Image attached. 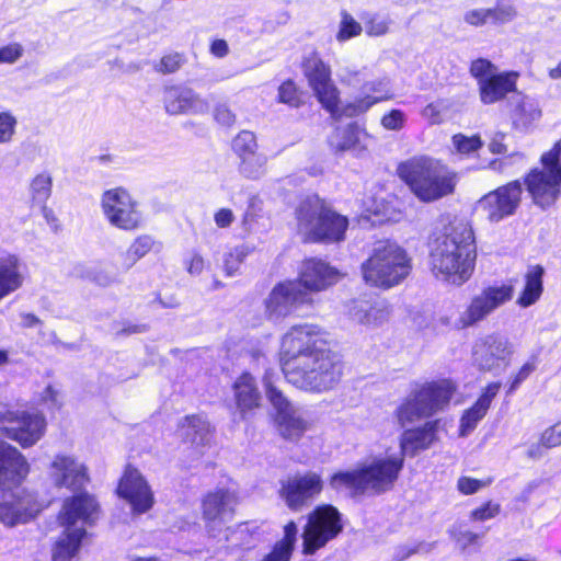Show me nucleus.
Segmentation results:
<instances>
[{"instance_id": "obj_1", "label": "nucleus", "mask_w": 561, "mask_h": 561, "mask_svg": "<svg viewBox=\"0 0 561 561\" xmlns=\"http://www.w3.org/2000/svg\"><path fill=\"white\" fill-rule=\"evenodd\" d=\"M277 357L285 380L308 393L334 390L346 367L330 334L313 323L291 325L280 337Z\"/></svg>"}, {"instance_id": "obj_2", "label": "nucleus", "mask_w": 561, "mask_h": 561, "mask_svg": "<svg viewBox=\"0 0 561 561\" xmlns=\"http://www.w3.org/2000/svg\"><path fill=\"white\" fill-rule=\"evenodd\" d=\"M343 277L340 270L319 256H307L300 261L297 276L274 285L264 301L265 316L277 322L289 317H299L298 311L314 306L313 296L336 285Z\"/></svg>"}, {"instance_id": "obj_3", "label": "nucleus", "mask_w": 561, "mask_h": 561, "mask_svg": "<svg viewBox=\"0 0 561 561\" xmlns=\"http://www.w3.org/2000/svg\"><path fill=\"white\" fill-rule=\"evenodd\" d=\"M428 267L444 283L462 286L473 275L477 244L472 227L465 221L450 222L428 239Z\"/></svg>"}, {"instance_id": "obj_4", "label": "nucleus", "mask_w": 561, "mask_h": 561, "mask_svg": "<svg viewBox=\"0 0 561 561\" xmlns=\"http://www.w3.org/2000/svg\"><path fill=\"white\" fill-rule=\"evenodd\" d=\"M396 175L423 204H431L456 193L458 173L442 159L415 154L400 161Z\"/></svg>"}, {"instance_id": "obj_5", "label": "nucleus", "mask_w": 561, "mask_h": 561, "mask_svg": "<svg viewBox=\"0 0 561 561\" xmlns=\"http://www.w3.org/2000/svg\"><path fill=\"white\" fill-rule=\"evenodd\" d=\"M402 472L401 457H378L354 469L336 470L328 478V486L336 495L358 497L367 492L383 494L391 491Z\"/></svg>"}, {"instance_id": "obj_6", "label": "nucleus", "mask_w": 561, "mask_h": 561, "mask_svg": "<svg viewBox=\"0 0 561 561\" xmlns=\"http://www.w3.org/2000/svg\"><path fill=\"white\" fill-rule=\"evenodd\" d=\"M297 231L304 244H339L346 239L348 217L335 210L323 197L310 194L295 208Z\"/></svg>"}, {"instance_id": "obj_7", "label": "nucleus", "mask_w": 561, "mask_h": 561, "mask_svg": "<svg viewBox=\"0 0 561 561\" xmlns=\"http://www.w3.org/2000/svg\"><path fill=\"white\" fill-rule=\"evenodd\" d=\"M413 262L408 251L394 241L376 243L360 265L364 283L381 290L402 284L412 273Z\"/></svg>"}, {"instance_id": "obj_8", "label": "nucleus", "mask_w": 561, "mask_h": 561, "mask_svg": "<svg viewBox=\"0 0 561 561\" xmlns=\"http://www.w3.org/2000/svg\"><path fill=\"white\" fill-rule=\"evenodd\" d=\"M450 378H439L417 385L398 405L394 416L401 427L417 420L430 417L447 408L457 391Z\"/></svg>"}, {"instance_id": "obj_9", "label": "nucleus", "mask_w": 561, "mask_h": 561, "mask_svg": "<svg viewBox=\"0 0 561 561\" xmlns=\"http://www.w3.org/2000/svg\"><path fill=\"white\" fill-rule=\"evenodd\" d=\"M542 169L531 168L523 178L533 203L542 210L556 205L561 196V140L540 157Z\"/></svg>"}, {"instance_id": "obj_10", "label": "nucleus", "mask_w": 561, "mask_h": 561, "mask_svg": "<svg viewBox=\"0 0 561 561\" xmlns=\"http://www.w3.org/2000/svg\"><path fill=\"white\" fill-rule=\"evenodd\" d=\"M345 528L342 512L331 503L316 505L306 517L302 527L301 552L313 556L329 542L339 538Z\"/></svg>"}, {"instance_id": "obj_11", "label": "nucleus", "mask_w": 561, "mask_h": 561, "mask_svg": "<svg viewBox=\"0 0 561 561\" xmlns=\"http://www.w3.org/2000/svg\"><path fill=\"white\" fill-rule=\"evenodd\" d=\"M469 73L477 81L480 102L484 105L502 102L518 91L519 71H497L496 66L486 58L473 59Z\"/></svg>"}, {"instance_id": "obj_12", "label": "nucleus", "mask_w": 561, "mask_h": 561, "mask_svg": "<svg viewBox=\"0 0 561 561\" xmlns=\"http://www.w3.org/2000/svg\"><path fill=\"white\" fill-rule=\"evenodd\" d=\"M299 67L317 101L331 116H335L341 99L340 90L332 80L330 64L318 49H312L301 57Z\"/></svg>"}, {"instance_id": "obj_13", "label": "nucleus", "mask_w": 561, "mask_h": 561, "mask_svg": "<svg viewBox=\"0 0 561 561\" xmlns=\"http://www.w3.org/2000/svg\"><path fill=\"white\" fill-rule=\"evenodd\" d=\"M47 421L39 411L0 408V434L26 449L36 445L45 435Z\"/></svg>"}, {"instance_id": "obj_14", "label": "nucleus", "mask_w": 561, "mask_h": 561, "mask_svg": "<svg viewBox=\"0 0 561 561\" xmlns=\"http://www.w3.org/2000/svg\"><path fill=\"white\" fill-rule=\"evenodd\" d=\"M238 497L228 488H216L205 492L199 501V514L209 537H217L229 529L233 522Z\"/></svg>"}, {"instance_id": "obj_15", "label": "nucleus", "mask_w": 561, "mask_h": 561, "mask_svg": "<svg viewBox=\"0 0 561 561\" xmlns=\"http://www.w3.org/2000/svg\"><path fill=\"white\" fill-rule=\"evenodd\" d=\"M101 207L110 225L117 229L134 231L142 225L139 203L125 187L106 190L101 197Z\"/></svg>"}, {"instance_id": "obj_16", "label": "nucleus", "mask_w": 561, "mask_h": 561, "mask_svg": "<svg viewBox=\"0 0 561 561\" xmlns=\"http://www.w3.org/2000/svg\"><path fill=\"white\" fill-rule=\"evenodd\" d=\"M523 184L519 180H511L489 191L477 201V209L490 224L514 216L523 201Z\"/></svg>"}, {"instance_id": "obj_17", "label": "nucleus", "mask_w": 561, "mask_h": 561, "mask_svg": "<svg viewBox=\"0 0 561 561\" xmlns=\"http://www.w3.org/2000/svg\"><path fill=\"white\" fill-rule=\"evenodd\" d=\"M515 279L502 283L500 286H486L480 294L473 296L466 310L458 319L461 329L476 325L484 320L495 309L512 300L515 291Z\"/></svg>"}, {"instance_id": "obj_18", "label": "nucleus", "mask_w": 561, "mask_h": 561, "mask_svg": "<svg viewBox=\"0 0 561 561\" xmlns=\"http://www.w3.org/2000/svg\"><path fill=\"white\" fill-rule=\"evenodd\" d=\"M324 490V481L319 472L296 473L280 482L279 497L291 512H300L317 500Z\"/></svg>"}, {"instance_id": "obj_19", "label": "nucleus", "mask_w": 561, "mask_h": 561, "mask_svg": "<svg viewBox=\"0 0 561 561\" xmlns=\"http://www.w3.org/2000/svg\"><path fill=\"white\" fill-rule=\"evenodd\" d=\"M115 494L129 506L134 515L148 513L154 505V493L138 468L131 463L124 467L117 481Z\"/></svg>"}, {"instance_id": "obj_20", "label": "nucleus", "mask_w": 561, "mask_h": 561, "mask_svg": "<svg viewBox=\"0 0 561 561\" xmlns=\"http://www.w3.org/2000/svg\"><path fill=\"white\" fill-rule=\"evenodd\" d=\"M101 512L100 503L94 494L85 490H77L67 496L57 514V522L61 527H76L81 520L84 525L92 526Z\"/></svg>"}, {"instance_id": "obj_21", "label": "nucleus", "mask_w": 561, "mask_h": 561, "mask_svg": "<svg viewBox=\"0 0 561 561\" xmlns=\"http://www.w3.org/2000/svg\"><path fill=\"white\" fill-rule=\"evenodd\" d=\"M232 409L242 421L252 419L263 408V396L256 378L249 371H241L231 382Z\"/></svg>"}, {"instance_id": "obj_22", "label": "nucleus", "mask_w": 561, "mask_h": 561, "mask_svg": "<svg viewBox=\"0 0 561 561\" xmlns=\"http://www.w3.org/2000/svg\"><path fill=\"white\" fill-rule=\"evenodd\" d=\"M47 506L48 504L39 501L36 494L22 490L10 501L0 503V520L9 527L26 524Z\"/></svg>"}, {"instance_id": "obj_23", "label": "nucleus", "mask_w": 561, "mask_h": 561, "mask_svg": "<svg viewBox=\"0 0 561 561\" xmlns=\"http://www.w3.org/2000/svg\"><path fill=\"white\" fill-rule=\"evenodd\" d=\"M231 148L239 158V172L247 179L255 180L266 163V158L257 152L255 134L250 130H240L232 139Z\"/></svg>"}, {"instance_id": "obj_24", "label": "nucleus", "mask_w": 561, "mask_h": 561, "mask_svg": "<svg viewBox=\"0 0 561 561\" xmlns=\"http://www.w3.org/2000/svg\"><path fill=\"white\" fill-rule=\"evenodd\" d=\"M30 473L25 456L13 445L0 439V489L19 486Z\"/></svg>"}, {"instance_id": "obj_25", "label": "nucleus", "mask_w": 561, "mask_h": 561, "mask_svg": "<svg viewBox=\"0 0 561 561\" xmlns=\"http://www.w3.org/2000/svg\"><path fill=\"white\" fill-rule=\"evenodd\" d=\"M55 486L71 491L83 489L90 481L88 469L72 456L58 454L49 465Z\"/></svg>"}, {"instance_id": "obj_26", "label": "nucleus", "mask_w": 561, "mask_h": 561, "mask_svg": "<svg viewBox=\"0 0 561 561\" xmlns=\"http://www.w3.org/2000/svg\"><path fill=\"white\" fill-rule=\"evenodd\" d=\"M438 425L439 420H432L420 426L403 431L399 438L400 453L393 456L402 458V469L404 468L405 456L415 457L437 440Z\"/></svg>"}, {"instance_id": "obj_27", "label": "nucleus", "mask_w": 561, "mask_h": 561, "mask_svg": "<svg viewBox=\"0 0 561 561\" xmlns=\"http://www.w3.org/2000/svg\"><path fill=\"white\" fill-rule=\"evenodd\" d=\"M164 108L171 115L195 113L207 103L191 88L172 85L165 89Z\"/></svg>"}, {"instance_id": "obj_28", "label": "nucleus", "mask_w": 561, "mask_h": 561, "mask_svg": "<svg viewBox=\"0 0 561 561\" xmlns=\"http://www.w3.org/2000/svg\"><path fill=\"white\" fill-rule=\"evenodd\" d=\"M87 537L84 527H64L51 546V561H71L79 553Z\"/></svg>"}, {"instance_id": "obj_29", "label": "nucleus", "mask_w": 561, "mask_h": 561, "mask_svg": "<svg viewBox=\"0 0 561 561\" xmlns=\"http://www.w3.org/2000/svg\"><path fill=\"white\" fill-rule=\"evenodd\" d=\"M298 536V526L295 520H288L283 527V536L275 541L270 552L259 561H290Z\"/></svg>"}, {"instance_id": "obj_30", "label": "nucleus", "mask_w": 561, "mask_h": 561, "mask_svg": "<svg viewBox=\"0 0 561 561\" xmlns=\"http://www.w3.org/2000/svg\"><path fill=\"white\" fill-rule=\"evenodd\" d=\"M162 243L151 234L137 236L123 254L122 266L124 271L130 270L139 260L151 252H160Z\"/></svg>"}, {"instance_id": "obj_31", "label": "nucleus", "mask_w": 561, "mask_h": 561, "mask_svg": "<svg viewBox=\"0 0 561 561\" xmlns=\"http://www.w3.org/2000/svg\"><path fill=\"white\" fill-rule=\"evenodd\" d=\"M545 268L539 265L530 266L525 274V286L520 291L516 304L519 307L527 308L537 302L543 291Z\"/></svg>"}, {"instance_id": "obj_32", "label": "nucleus", "mask_w": 561, "mask_h": 561, "mask_svg": "<svg viewBox=\"0 0 561 561\" xmlns=\"http://www.w3.org/2000/svg\"><path fill=\"white\" fill-rule=\"evenodd\" d=\"M541 117V110L533 101L524 98L511 111L512 127L527 131Z\"/></svg>"}, {"instance_id": "obj_33", "label": "nucleus", "mask_w": 561, "mask_h": 561, "mask_svg": "<svg viewBox=\"0 0 561 561\" xmlns=\"http://www.w3.org/2000/svg\"><path fill=\"white\" fill-rule=\"evenodd\" d=\"M23 284V276L15 259L0 260V300L18 290Z\"/></svg>"}, {"instance_id": "obj_34", "label": "nucleus", "mask_w": 561, "mask_h": 561, "mask_svg": "<svg viewBox=\"0 0 561 561\" xmlns=\"http://www.w3.org/2000/svg\"><path fill=\"white\" fill-rule=\"evenodd\" d=\"M561 446V420L545 428L538 442L530 445L527 450V457L538 459L545 451Z\"/></svg>"}, {"instance_id": "obj_35", "label": "nucleus", "mask_w": 561, "mask_h": 561, "mask_svg": "<svg viewBox=\"0 0 561 561\" xmlns=\"http://www.w3.org/2000/svg\"><path fill=\"white\" fill-rule=\"evenodd\" d=\"M277 428L280 436L287 440H299L307 430L304 419L296 416L295 411L276 416Z\"/></svg>"}, {"instance_id": "obj_36", "label": "nucleus", "mask_w": 561, "mask_h": 561, "mask_svg": "<svg viewBox=\"0 0 561 561\" xmlns=\"http://www.w3.org/2000/svg\"><path fill=\"white\" fill-rule=\"evenodd\" d=\"M276 101L291 108H299L305 105V92L294 79L288 78L279 84Z\"/></svg>"}, {"instance_id": "obj_37", "label": "nucleus", "mask_w": 561, "mask_h": 561, "mask_svg": "<svg viewBox=\"0 0 561 561\" xmlns=\"http://www.w3.org/2000/svg\"><path fill=\"white\" fill-rule=\"evenodd\" d=\"M359 142V130L356 123L345 127H336L333 131L331 146L336 152H344L354 148Z\"/></svg>"}, {"instance_id": "obj_38", "label": "nucleus", "mask_w": 561, "mask_h": 561, "mask_svg": "<svg viewBox=\"0 0 561 561\" xmlns=\"http://www.w3.org/2000/svg\"><path fill=\"white\" fill-rule=\"evenodd\" d=\"M391 98H392V95L387 94V93L380 94V95L359 96V98L355 99L353 102L346 103L343 106L342 112L341 113L337 112V114L334 117L341 116V115H345L347 117L358 116L360 114L366 113L373 105L383 102V101H388Z\"/></svg>"}, {"instance_id": "obj_39", "label": "nucleus", "mask_w": 561, "mask_h": 561, "mask_svg": "<svg viewBox=\"0 0 561 561\" xmlns=\"http://www.w3.org/2000/svg\"><path fill=\"white\" fill-rule=\"evenodd\" d=\"M263 386L265 390V396L271 403V405L276 411V416L282 415L284 413L290 412L293 405L288 398L285 396L282 389H279L268 377L267 374L263 377Z\"/></svg>"}, {"instance_id": "obj_40", "label": "nucleus", "mask_w": 561, "mask_h": 561, "mask_svg": "<svg viewBox=\"0 0 561 561\" xmlns=\"http://www.w3.org/2000/svg\"><path fill=\"white\" fill-rule=\"evenodd\" d=\"M489 409L485 405H482L477 400L473 404L466 409L460 417V434L466 435L467 433L473 431L478 423L486 415Z\"/></svg>"}, {"instance_id": "obj_41", "label": "nucleus", "mask_w": 561, "mask_h": 561, "mask_svg": "<svg viewBox=\"0 0 561 561\" xmlns=\"http://www.w3.org/2000/svg\"><path fill=\"white\" fill-rule=\"evenodd\" d=\"M451 144L456 152L462 156L474 153L483 147V141L479 134L467 136L462 133H457L453 135Z\"/></svg>"}, {"instance_id": "obj_42", "label": "nucleus", "mask_w": 561, "mask_h": 561, "mask_svg": "<svg viewBox=\"0 0 561 561\" xmlns=\"http://www.w3.org/2000/svg\"><path fill=\"white\" fill-rule=\"evenodd\" d=\"M505 12L500 9H476L465 14V21L472 26H482L489 20L493 22L503 21Z\"/></svg>"}, {"instance_id": "obj_43", "label": "nucleus", "mask_w": 561, "mask_h": 561, "mask_svg": "<svg viewBox=\"0 0 561 561\" xmlns=\"http://www.w3.org/2000/svg\"><path fill=\"white\" fill-rule=\"evenodd\" d=\"M51 176L46 173L37 174L31 181L32 199L37 203H45L51 194Z\"/></svg>"}, {"instance_id": "obj_44", "label": "nucleus", "mask_w": 561, "mask_h": 561, "mask_svg": "<svg viewBox=\"0 0 561 561\" xmlns=\"http://www.w3.org/2000/svg\"><path fill=\"white\" fill-rule=\"evenodd\" d=\"M363 27L348 12H341L340 27L336 33V39L339 42H345L353 37L360 35Z\"/></svg>"}, {"instance_id": "obj_45", "label": "nucleus", "mask_w": 561, "mask_h": 561, "mask_svg": "<svg viewBox=\"0 0 561 561\" xmlns=\"http://www.w3.org/2000/svg\"><path fill=\"white\" fill-rule=\"evenodd\" d=\"M391 21L379 14L369 15L365 19L364 25L366 34L370 37L383 36L389 32Z\"/></svg>"}, {"instance_id": "obj_46", "label": "nucleus", "mask_w": 561, "mask_h": 561, "mask_svg": "<svg viewBox=\"0 0 561 561\" xmlns=\"http://www.w3.org/2000/svg\"><path fill=\"white\" fill-rule=\"evenodd\" d=\"M18 121L15 116L8 112H0V144L10 142L15 134Z\"/></svg>"}, {"instance_id": "obj_47", "label": "nucleus", "mask_w": 561, "mask_h": 561, "mask_svg": "<svg viewBox=\"0 0 561 561\" xmlns=\"http://www.w3.org/2000/svg\"><path fill=\"white\" fill-rule=\"evenodd\" d=\"M213 117L218 125L225 128L233 127L237 122V115L226 103H219L214 107Z\"/></svg>"}, {"instance_id": "obj_48", "label": "nucleus", "mask_w": 561, "mask_h": 561, "mask_svg": "<svg viewBox=\"0 0 561 561\" xmlns=\"http://www.w3.org/2000/svg\"><path fill=\"white\" fill-rule=\"evenodd\" d=\"M500 512L501 505L499 503L486 501L471 511L470 518L472 520L484 522L494 518Z\"/></svg>"}, {"instance_id": "obj_49", "label": "nucleus", "mask_w": 561, "mask_h": 561, "mask_svg": "<svg viewBox=\"0 0 561 561\" xmlns=\"http://www.w3.org/2000/svg\"><path fill=\"white\" fill-rule=\"evenodd\" d=\"M380 124L387 130H400L405 124V115L403 111L392 108L382 115Z\"/></svg>"}, {"instance_id": "obj_50", "label": "nucleus", "mask_w": 561, "mask_h": 561, "mask_svg": "<svg viewBox=\"0 0 561 561\" xmlns=\"http://www.w3.org/2000/svg\"><path fill=\"white\" fill-rule=\"evenodd\" d=\"M536 370V359L526 362L518 371L514 375L508 389L507 394L515 392L519 386Z\"/></svg>"}, {"instance_id": "obj_51", "label": "nucleus", "mask_w": 561, "mask_h": 561, "mask_svg": "<svg viewBox=\"0 0 561 561\" xmlns=\"http://www.w3.org/2000/svg\"><path fill=\"white\" fill-rule=\"evenodd\" d=\"M24 54V47L20 43H9L0 47V64H14Z\"/></svg>"}, {"instance_id": "obj_52", "label": "nucleus", "mask_w": 561, "mask_h": 561, "mask_svg": "<svg viewBox=\"0 0 561 561\" xmlns=\"http://www.w3.org/2000/svg\"><path fill=\"white\" fill-rule=\"evenodd\" d=\"M182 64H183V58H182L181 54H179V53L168 54V55H164L160 59V61L157 66V70L164 75L173 73L181 68Z\"/></svg>"}, {"instance_id": "obj_53", "label": "nucleus", "mask_w": 561, "mask_h": 561, "mask_svg": "<svg viewBox=\"0 0 561 561\" xmlns=\"http://www.w3.org/2000/svg\"><path fill=\"white\" fill-rule=\"evenodd\" d=\"M484 485L485 483L483 481L471 477H461L457 482L459 492L465 495L474 494Z\"/></svg>"}, {"instance_id": "obj_54", "label": "nucleus", "mask_w": 561, "mask_h": 561, "mask_svg": "<svg viewBox=\"0 0 561 561\" xmlns=\"http://www.w3.org/2000/svg\"><path fill=\"white\" fill-rule=\"evenodd\" d=\"M501 382L500 381H492L489 382L481 391L480 396L478 397L477 401L481 403L482 405H485L486 409H490L491 403L493 399L497 396L500 389H501Z\"/></svg>"}, {"instance_id": "obj_55", "label": "nucleus", "mask_w": 561, "mask_h": 561, "mask_svg": "<svg viewBox=\"0 0 561 561\" xmlns=\"http://www.w3.org/2000/svg\"><path fill=\"white\" fill-rule=\"evenodd\" d=\"M184 264L187 273L191 275H199L206 266V261L201 253L193 252L190 257L185 260Z\"/></svg>"}, {"instance_id": "obj_56", "label": "nucleus", "mask_w": 561, "mask_h": 561, "mask_svg": "<svg viewBox=\"0 0 561 561\" xmlns=\"http://www.w3.org/2000/svg\"><path fill=\"white\" fill-rule=\"evenodd\" d=\"M454 538L462 547H468L476 545L478 542L479 535L469 529L459 528L458 530L455 531Z\"/></svg>"}, {"instance_id": "obj_57", "label": "nucleus", "mask_w": 561, "mask_h": 561, "mask_svg": "<svg viewBox=\"0 0 561 561\" xmlns=\"http://www.w3.org/2000/svg\"><path fill=\"white\" fill-rule=\"evenodd\" d=\"M214 220L218 228H228L234 220V215L230 208H219L214 214Z\"/></svg>"}, {"instance_id": "obj_58", "label": "nucleus", "mask_w": 561, "mask_h": 561, "mask_svg": "<svg viewBox=\"0 0 561 561\" xmlns=\"http://www.w3.org/2000/svg\"><path fill=\"white\" fill-rule=\"evenodd\" d=\"M514 156L523 157L522 153L515 152V153H511L510 156H506L504 158H494V159L489 161L486 168L492 170L493 172H495L497 174H504L505 171H506L507 165L510 164L508 159L514 157Z\"/></svg>"}, {"instance_id": "obj_59", "label": "nucleus", "mask_w": 561, "mask_h": 561, "mask_svg": "<svg viewBox=\"0 0 561 561\" xmlns=\"http://www.w3.org/2000/svg\"><path fill=\"white\" fill-rule=\"evenodd\" d=\"M149 327L144 323H123L122 328L116 332L118 336H128L133 334L147 332Z\"/></svg>"}, {"instance_id": "obj_60", "label": "nucleus", "mask_w": 561, "mask_h": 561, "mask_svg": "<svg viewBox=\"0 0 561 561\" xmlns=\"http://www.w3.org/2000/svg\"><path fill=\"white\" fill-rule=\"evenodd\" d=\"M505 135L503 133L496 134L489 142V151L493 154H505L507 152V145L504 142Z\"/></svg>"}, {"instance_id": "obj_61", "label": "nucleus", "mask_w": 561, "mask_h": 561, "mask_svg": "<svg viewBox=\"0 0 561 561\" xmlns=\"http://www.w3.org/2000/svg\"><path fill=\"white\" fill-rule=\"evenodd\" d=\"M210 53L218 58H224L229 53L228 44L225 39L218 38L211 42Z\"/></svg>"}, {"instance_id": "obj_62", "label": "nucleus", "mask_w": 561, "mask_h": 561, "mask_svg": "<svg viewBox=\"0 0 561 561\" xmlns=\"http://www.w3.org/2000/svg\"><path fill=\"white\" fill-rule=\"evenodd\" d=\"M42 211L46 221L56 229L58 227V219L54 215V211L46 206H43Z\"/></svg>"}, {"instance_id": "obj_63", "label": "nucleus", "mask_w": 561, "mask_h": 561, "mask_svg": "<svg viewBox=\"0 0 561 561\" xmlns=\"http://www.w3.org/2000/svg\"><path fill=\"white\" fill-rule=\"evenodd\" d=\"M549 77L551 79H560L561 78V60L559 64L549 70Z\"/></svg>"}, {"instance_id": "obj_64", "label": "nucleus", "mask_w": 561, "mask_h": 561, "mask_svg": "<svg viewBox=\"0 0 561 561\" xmlns=\"http://www.w3.org/2000/svg\"><path fill=\"white\" fill-rule=\"evenodd\" d=\"M25 321H26V325L27 327H33L35 324H38L41 322V320L33 313H27L25 317H24Z\"/></svg>"}]
</instances>
